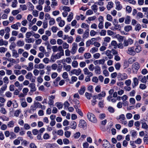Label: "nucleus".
<instances>
[{
	"instance_id": "6e6552de",
	"label": "nucleus",
	"mask_w": 148,
	"mask_h": 148,
	"mask_svg": "<svg viewBox=\"0 0 148 148\" xmlns=\"http://www.w3.org/2000/svg\"><path fill=\"white\" fill-rule=\"evenodd\" d=\"M71 73L72 74H75L76 75H79L81 72V71L80 69H74L72 70L71 71Z\"/></svg>"
},
{
	"instance_id": "393cba45",
	"label": "nucleus",
	"mask_w": 148,
	"mask_h": 148,
	"mask_svg": "<svg viewBox=\"0 0 148 148\" xmlns=\"http://www.w3.org/2000/svg\"><path fill=\"white\" fill-rule=\"evenodd\" d=\"M131 22V17L129 16H127L125 18V23L127 24L130 23Z\"/></svg>"
},
{
	"instance_id": "5701e85b",
	"label": "nucleus",
	"mask_w": 148,
	"mask_h": 148,
	"mask_svg": "<svg viewBox=\"0 0 148 148\" xmlns=\"http://www.w3.org/2000/svg\"><path fill=\"white\" fill-rule=\"evenodd\" d=\"M77 79V78L75 76H72L71 77V80L69 82V83L70 84H72L74 82H76Z\"/></svg>"
},
{
	"instance_id": "f257e3e1",
	"label": "nucleus",
	"mask_w": 148,
	"mask_h": 148,
	"mask_svg": "<svg viewBox=\"0 0 148 148\" xmlns=\"http://www.w3.org/2000/svg\"><path fill=\"white\" fill-rule=\"evenodd\" d=\"M88 118L89 120L93 123H96L97 120L95 116L92 113L88 112L87 115Z\"/></svg>"
},
{
	"instance_id": "603ef678",
	"label": "nucleus",
	"mask_w": 148,
	"mask_h": 148,
	"mask_svg": "<svg viewBox=\"0 0 148 148\" xmlns=\"http://www.w3.org/2000/svg\"><path fill=\"white\" fill-rule=\"evenodd\" d=\"M89 35V33L88 32L85 31L83 35V37L84 38H87Z\"/></svg>"
},
{
	"instance_id": "473e14b6",
	"label": "nucleus",
	"mask_w": 148,
	"mask_h": 148,
	"mask_svg": "<svg viewBox=\"0 0 148 148\" xmlns=\"http://www.w3.org/2000/svg\"><path fill=\"white\" fill-rule=\"evenodd\" d=\"M113 3L112 1L108 2V5H107V8L108 10H110L113 7Z\"/></svg>"
},
{
	"instance_id": "4be33fe9",
	"label": "nucleus",
	"mask_w": 148,
	"mask_h": 148,
	"mask_svg": "<svg viewBox=\"0 0 148 148\" xmlns=\"http://www.w3.org/2000/svg\"><path fill=\"white\" fill-rule=\"evenodd\" d=\"M28 66L26 68V69L28 71H31L33 68V64L32 62H29Z\"/></svg>"
},
{
	"instance_id": "ea45409f",
	"label": "nucleus",
	"mask_w": 148,
	"mask_h": 148,
	"mask_svg": "<svg viewBox=\"0 0 148 148\" xmlns=\"http://www.w3.org/2000/svg\"><path fill=\"white\" fill-rule=\"evenodd\" d=\"M92 9L95 12H96L98 10L97 6L95 5H93L91 6Z\"/></svg>"
},
{
	"instance_id": "a211bd4d",
	"label": "nucleus",
	"mask_w": 148,
	"mask_h": 148,
	"mask_svg": "<svg viewBox=\"0 0 148 148\" xmlns=\"http://www.w3.org/2000/svg\"><path fill=\"white\" fill-rule=\"evenodd\" d=\"M116 119L118 120H120L121 122L125 120V118L124 114H121L119 117H116Z\"/></svg>"
},
{
	"instance_id": "5fc2aeb1",
	"label": "nucleus",
	"mask_w": 148,
	"mask_h": 148,
	"mask_svg": "<svg viewBox=\"0 0 148 148\" xmlns=\"http://www.w3.org/2000/svg\"><path fill=\"white\" fill-rule=\"evenodd\" d=\"M126 10L128 13H130L131 12L132 8L130 6L128 5L126 7Z\"/></svg>"
},
{
	"instance_id": "4c0bfd02",
	"label": "nucleus",
	"mask_w": 148,
	"mask_h": 148,
	"mask_svg": "<svg viewBox=\"0 0 148 148\" xmlns=\"http://www.w3.org/2000/svg\"><path fill=\"white\" fill-rule=\"evenodd\" d=\"M132 27L131 26L129 25L125 26L124 27V30L127 32H128L132 29Z\"/></svg>"
},
{
	"instance_id": "dca6fc26",
	"label": "nucleus",
	"mask_w": 148,
	"mask_h": 148,
	"mask_svg": "<svg viewBox=\"0 0 148 148\" xmlns=\"http://www.w3.org/2000/svg\"><path fill=\"white\" fill-rule=\"evenodd\" d=\"M29 86L31 88V91H35L36 90V89L35 87V84L34 83H31Z\"/></svg>"
},
{
	"instance_id": "c85d7f7f",
	"label": "nucleus",
	"mask_w": 148,
	"mask_h": 148,
	"mask_svg": "<svg viewBox=\"0 0 148 148\" xmlns=\"http://www.w3.org/2000/svg\"><path fill=\"white\" fill-rule=\"evenodd\" d=\"M8 42L6 41L3 40V39H1L0 40V46L3 45L6 46L8 45Z\"/></svg>"
},
{
	"instance_id": "c03bdc74",
	"label": "nucleus",
	"mask_w": 148,
	"mask_h": 148,
	"mask_svg": "<svg viewBox=\"0 0 148 148\" xmlns=\"http://www.w3.org/2000/svg\"><path fill=\"white\" fill-rule=\"evenodd\" d=\"M33 75L31 72H29L26 75L25 77L26 78L28 79H31V77H32Z\"/></svg>"
},
{
	"instance_id": "0eeeda50",
	"label": "nucleus",
	"mask_w": 148,
	"mask_h": 148,
	"mask_svg": "<svg viewBox=\"0 0 148 148\" xmlns=\"http://www.w3.org/2000/svg\"><path fill=\"white\" fill-rule=\"evenodd\" d=\"M134 47H130L128 48L127 53L132 56H134L136 53L134 50Z\"/></svg>"
},
{
	"instance_id": "f8f14e48",
	"label": "nucleus",
	"mask_w": 148,
	"mask_h": 148,
	"mask_svg": "<svg viewBox=\"0 0 148 148\" xmlns=\"http://www.w3.org/2000/svg\"><path fill=\"white\" fill-rule=\"evenodd\" d=\"M106 95V93L105 91H103L101 93L97 95L98 99L101 100L102 99L103 97H104Z\"/></svg>"
},
{
	"instance_id": "7c9ffc66",
	"label": "nucleus",
	"mask_w": 148,
	"mask_h": 148,
	"mask_svg": "<svg viewBox=\"0 0 148 148\" xmlns=\"http://www.w3.org/2000/svg\"><path fill=\"white\" fill-rule=\"evenodd\" d=\"M27 5L29 7V10L30 11L33 10L34 8V6L30 2H28L27 3Z\"/></svg>"
},
{
	"instance_id": "f3484780",
	"label": "nucleus",
	"mask_w": 148,
	"mask_h": 148,
	"mask_svg": "<svg viewBox=\"0 0 148 148\" xmlns=\"http://www.w3.org/2000/svg\"><path fill=\"white\" fill-rule=\"evenodd\" d=\"M138 79L136 77H134L133 79L134 84H132V86L133 88H134L137 86L138 83Z\"/></svg>"
},
{
	"instance_id": "2eb2a0df",
	"label": "nucleus",
	"mask_w": 148,
	"mask_h": 148,
	"mask_svg": "<svg viewBox=\"0 0 148 148\" xmlns=\"http://www.w3.org/2000/svg\"><path fill=\"white\" fill-rule=\"evenodd\" d=\"M20 140L21 141L23 140V138L22 137H18L17 139L14 140L13 142L14 144L16 145H19L20 143Z\"/></svg>"
},
{
	"instance_id": "864d4df0",
	"label": "nucleus",
	"mask_w": 148,
	"mask_h": 148,
	"mask_svg": "<svg viewBox=\"0 0 148 148\" xmlns=\"http://www.w3.org/2000/svg\"><path fill=\"white\" fill-rule=\"evenodd\" d=\"M71 133L69 131H66L64 132V135L65 136L66 138H69L70 137L71 135Z\"/></svg>"
},
{
	"instance_id": "79ce46f5",
	"label": "nucleus",
	"mask_w": 148,
	"mask_h": 148,
	"mask_svg": "<svg viewBox=\"0 0 148 148\" xmlns=\"http://www.w3.org/2000/svg\"><path fill=\"white\" fill-rule=\"evenodd\" d=\"M98 49L96 47H93L90 50V52L92 53H94L97 51Z\"/></svg>"
},
{
	"instance_id": "774afa93",
	"label": "nucleus",
	"mask_w": 148,
	"mask_h": 148,
	"mask_svg": "<svg viewBox=\"0 0 148 148\" xmlns=\"http://www.w3.org/2000/svg\"><path fill=\"white\" fill-rule=\"evenodd\" d=\"M62 77L64 79H67L68 78V75L66 72H64L62 75Z\"/></svg>"
},
{
	"instance_id": "423d86ee",
	"label": "nucleus",
	"mask_w": 148,
	"mask_h": 148,
	"mask_svg": "<svg viewBox=\"0 0 148 148\" xmlns=\"http://www.w3.org/2000/svg\"><path fill=\"white\" fill-rule=\"evenodd\" d=\"M97 40V39L96 38H92L90 40H89L87 41L86 42V47H88L90 45H93L94 42L96 41Z\"/></svg>"
},
{
	"instance_id": "412c9836",
	"label": "nucleus",
	"mask_w": 148,
	"mask_h": 148,
	"mask_svg": "<svg viewBox=\"0 0 148 148\" xmlns=\"http://www.w3.org/2000/svg\"><path fill=\"white\" fill-rule=\"evenodd\" d=\"M73 13L71 12L67 18V20L69 22H70L73 18Z\"/></svg>"
},
{
	"instance_id": "7ed1b4c3",
	"label": "nucleus",
	"mask_w": 148,
	"mask_h": 148,
	"mask_svg": "<svg viewBox=\"0 0 148 148\" xmlns=\"http://www.w3.org/2000/svg\"><path fill=\"white\" fill-rule=\"evenodd\" d=\"M78 126L80 128L85 130L87 127V124L86 122L83 120H80Z\"/></svg>"
},
{
	"instance_id": "de8ad7c7",
	"label": "nucleus",
	"mask_w": 148,
	"mask_h": 148,
	"mask_svg": "<svg viewBox=\"0 0 148 148\" xmlns=\"http://www.w3.org/2000/svg\"><path fill=\"white\" fill-rule=\"evenodd\" d=\"M25 131L24 130L23 128L21 127L20 131L19 132V134L21 136H23L25 134Z\"/></svg>"
},
{
	"instance_id": "6ab92c4d",
	"label": "nucleus",
	"mask_w": 148,
	"mask_h": 148,
	"mask_svg": "<svg viewBox=\"0 0 148 148\" xmlns=\"http://www.w3.org/2000/svg\"><path fill=\"white\" fill-rule=\"evenodd\" d=\"M16 44L18 47H22L24 45L25 43L23 41L18 40L17 41Z\"/></svg>"
},
{
	"instance_id": "bb28decb",
	"label": "nucleus",
	"mask_w": 148,
	"mask_h": 148,
	"mask_svg": "<svg viewBox=\"0 0 148 148\" xmlns=\"http://www.w3.org/2000/svg\"><path fill=\"white\" fill-rule=\"evenodd\" d=\"M14 121H11L8 123L7 125L8 127L12 128L14 127Z\"/></svg>"
},
{
	"instance_id": "e2e57ef3",
	"label": "nucleus",
	"mask_w": 148,
	"mask_h": 148,
	"mask_svg": "<svg viewBox=\"0 0 148 148\" xmlns=\"http://www.w3.org/2000/svg\"><path fill=\"white\" fill-rule=\"evenodd\" d=\"M96 91L99 92L101 91V86L100 85L97 86L95 89Z\"/></svg>"
},
{
	"instance_id": "680f3d73",
	"label": "nucleus",
	"mask_w": 148,
	"mask_h": 148,
	"mask_svg": "<svg viewBox=\"0 0 148 148\" xmlns=\"http://www.w3.org/2000/svg\"><path fill=\"white\" fill-rule=\"evenodd\" d=\"M5 95L8 97H11L12 95V93L10 91H7L5 92Z\"/></svg>"
},
{
	"instance_id": "c9c22d12",
	"label": "nucleus",
	"mask_w": 148,
	"mask_h": 148,
	"mask_svg": "<svg viewBox=\"0 0 148 148\" xmlns=\"http://www.w3.org/2000/svg\"><path fill=\"white\" fill-rule=\"evenodd\" d=\"M142 124V127L143 128L145 129L146 130H147L148 128V126L147 124V123L144 122H142L141 123Z\"/></svg>"
},
{
	"instance_id": "0e129e2a",
	"label": "nucleus",
	"mask_w": 148,
	"mask_h": 148,
	"mask_svg": "<svg viewBox=\"0 0 148 148\" xmlns=\"http://www.w3.org/2000/svg\"><path fill=\"white\" fill-rule=\"evenodd\" d=\"M10 139H12L16 138V135L13 132H11L10 133Z\"/></svg>"
},
{
	"instance_id": "3c124183",
	"label": "nucleus",
	"mask_w": 148,
	"mask_h": 148,
	"mask_svg": "<svg viewBox=\"0 0 148 148\" xmlns=\"http://www.w3.org/2000/svg\"><path fill=\"white\" fill-rule=\"evenodd\" d=\"M69 45L66 42H64L62 44V47L64 49H68L69 48Z\"/></svg>"
},
{
	"instance_id": "bf43d9fd",
	"label": "nucleus",
	"mask_w": 148,
	"mask_h": 148,
	"mask_svg": "<svg viewBox=\"0 0 148 148\" xmlns=\"http://www.w3.org/2000/svg\"><path fill=\"white\" fill-rule=\"evenodd\" d=\"M141 28V27L140 25V24H138L136 25L135 29L136 31H139L140 29Z\"/></svg>"
},
{
	"instance_id": "49530a36",
	"label": "nucleus",
	"mask_w": 148,
	"mask_h": 148,
	"mask_svg": "<svg viewBox=\"0 0 148 148\" xmlns=\"http://www.w3.org/2000/svg\"><path fill=\"white\" fill-rule=\"evenodd\" d=\"M55 23V20L53 18H51L49 21V24L50 25H53Z\"/></svg>"
},
{
	"instance_id": "4468645a",
	"label": "nucleus",
	"mask_w": 148,
	"mask_h": 148,
	"mask_svg": "<svg viewBox=\"0 0 148 148\" xmlns=\"http://www.w3.org/2000/svg\"><path fill=\"white\" fill-rule=\"evenodd\" d=\"M111 51L109 50H107L105 52V54L110 59H112L113 57V55L111 54Z\"/></svg>"
},
{
	"instance_id": "6e6d98bb",
	"label": "nucleus",
	"mask_w": 148,
	"mask_h": 148,
	"mask_svg": "<svg viewBox=\"0 0 148 148\" xmlns=\"http://www.w3.org/2000/svg\"><path fill=\"white\" fill-rule=\"evenodd\" d=\"M14 130L15 133H18L20 130V128L18 126H16L14 128Z\"/></svg>"
},
{
	"instance_id": "2f4dec72",
	"label": "nucleus",
	"mask_w": 148,
	"mask_h": 148,
	"mask_svg": "<svg viewBox=\"0 0 148 148\" xmlns=\"http://www.w3.org/2000/svg\"><path fill=\"white\" fill-rule=\"evenodd\" d=\"M141 51V48L140 46H137L135 49V53H139Z\"/></svg>"
},
{
	"instance_id": "69168bd1",
	"label": "nucleus",
	"mask_w": 148,
	"mask_h": 148,
	"mask_svg": "<svg viewBox=\"0 0 148 148\" xmlns=\"http://www.w3.org/2000/svg\"><path fill=\"white\" fill-rule=\"evenodd\" d=\"M80 136V133L79 132H78L76 133L74 135V137L75 138H78Z\"/></svg>"
},
{
	"instance_id": "b1692460",
	"label": "nucleus",
	"mask_w": 148,
	"mask_h": 148,
	"mask_svg": "<svg viewBox=\"0 0 148 148\" xmlns=\"http://www.w3.org/2000/svg\"><path fill=\"white\" fill-rule=\"evenodd\" d=\"M95 72L96 74H100L101 73V68L99 66H95Z\"/></svg>"
},
{
	"instance_id": "72a5a7b5",
	"label": "nucleus",
	"mask_w": 148,
	"mask_h": 148,
	"mask_svg": "<svg viewBox=\"0 0 148 148\" xmlns=\"http://www.w3.org/2000/svg\"><path fill=\"white\" fill-rule=\"evenodd\" d=\"M77 126L76 123L74 121H73L71 122V125L70 127L71 128L75 129Z\"/></svg>"
},
{
	"instance_id": "8fccbe9b",
	"label": "nucleus",
	"mask_w": 148,
	"mask_h": 148,
	"mask_svg": "<svg viewBox=\"0 0 148 148\" xmlns=\"http://www.w3.org/2000/svg\"><path fill=\"white\" fill-rule=\"evenodd\" d=\"M23 142L21 143V145H23L24 146H26L29 144L28 142L25 140H23Z\"/></svg>"
},
{
	"instance_id": "f704fd0d",
	"label": "nucleus",
	"mask_w": 148,
	"mask_h": 148,
	"mask_svg": "<svg viewBox=\"0 0 148 148\" xmlns=\"http://www.w3.org/2000/svg\"><path fill=\"white\" fill-rule=\"evenodd\" d=\"M111 45L114 47V48L116 49L118 45L116 42L115 40H113L112 41Z\"/></svg>"
},
{
	"instance_id": "9d476101",
	"label": "nucleus",
	"mask_w": 148,
	"mask_h": 148,
	"mask_svg": "<svg viewBox=\"0 0 148 148\" xmlns=\"http://www.w3.org/2000/svg\"><path fill=\"white\" fill-rule=\"evenodd\" d=\"M118 76L119 78L120 79V80H122L126 79L127 78V74L125 73L121 74L119 73Z\"/></svg>"
},
{
	"instance_id": "13d9d810",
	"label": "nucleus",
	"mask_w": 148,
	"mask_h": 148,
	"mask_svg": "<svg viewBox=\"0 0 148 148\" xmlns=\"http://www.w3.org/2000/svg\"><path fill=\"white\" fill-rule=\"evenodd\" d=\"M99 34L101 36H104L106 34V31L105 30H101Z\"/></svg>"
},
{
	"instance_id": "a19ab883",
	"label": "nucleus",
	"mask_w": 148,
	"mask_h": 148,
	"mask_svg": "<svg viewBox=\"0 0 148 148\" xmlns=\"http://www.w3.org/2000/svg\"><path fill=\"white\" fill-rule=\"evenodd\" d=\"M85 96L88 99L90 100L91 99V97L92 96V94L89 93L88 92H86L85 93Z\"/></svg>"
},
{
	"instance_id": "1a4fd4ad",
	"label": "nucleus",
	"mask_w": 148,
	"mask_h": 148,
	"mask_svg": "<svg viewBox=\"0 0 148 148\" xmlns=\"http://www.w3.org/2000/svg\"><path fill=\"white\" fill-rule=\"evenodd\" d=\"M55 96L51 95L48 97L49 101L48 103L50 105H52L54 103L53 99H55Z\"/></svg>"
},
{
	"instance_id": "4d7b16f0",
	"label": "nucleus",
	"mask_w": 148,
	"mask_h": 148,
	"mask_svg": "<svg viewBox=\"0 0 148 148\" xmlns=\"http://www.w3.org/2000/svg\"><path fill=\"white\" fill-rule=\"evenodd\" d=\"M24 127L25 130H28L30 128V126L27 123H25L24 124Z\"/></svg>"
},
{
	"instance_id": "c756f323",
	"label": "nucleus",
	"mask_w": 148,
	"mask_h": 148,
	"mask_svg": "<svg viewBox=\"0 0 148 148\" xmlns=\"http://www.w3.org/2000/svg\"><path fill=\"white\" fill-rule=\"evenodd\" d=\"M12 56L15 58H18L19 57V54L17 53L16 50L13 49L12 50Z\"/></svg>"
},
{
	"instance_id": "cd10ccee",
	"label": "nucleus",
	"mask_w": 148,
	"mask_h": 148,
	"mask_svg": "<svg viewBox=\"0 0 148 148\" xmlns=\"http://www.w3.org/2000/svg\"><path fill=\"white\" fill-rule=\"evenodd\" d=\"M25 40L27 43L34 42V39L33 38H25Z\"/></svg>"
},
{
	"instance_id": "20e7f679",
	"label": "nucleus",
	"mask_w": 148,
	"mask_h": 148,
	"mask_svg": "<svg viewBox=\"0 0 148 148\" xmlns=\"http://www.w3.org/2000/svg\"><path fill=\"white\" fill-rule=\"evenodd\" d=\"M133 40L131 38L125 40L123 42V45L125 47H127L129 45H131L133 43Z\"/></svg>"
},
{
	"instance_id": "052dcab7",
	"label": "nucleus",
	"mask_w": 148,
	"mask_h": 148,
	"mask_svg": "<svg viewBox=\"0 0 148 148\" xmlns=\"http://www.w3.org/2000/svg\"><path fill=\"white\" fill-rule=\"evenodd\" d=\"M57 2L56 1H52L51 5V6L53 8H54L55 6H57Z\"/></svg>"
},
{
	"instance_id": "aec40b11",
	"label": "nucleus",
	"mask_w": 148,
	"mask_h": 148,
	"mask_svg": "<svg viewBox=\"0 0 148 148\" xmlns=\"http://www.w3.org/2000/svg\"><path fill=\"white\" fill-rule=\"evenodd\" d=\"M84 56L85 59L87 60L91 58V55L89 53H84Z\"/></svg>"
},
{
	"instance_id": "338daca9",
	"label": "nucleus",
	"mask_w": 148,
	"mask_h": 148,
	"mask_svg": "<svg viewBox=\"0 0 148 148\" xmlns=\"http://www.w3.org/2000/svg\"><path fill=\"white\" fill-rule=\"evenodd\" d=\"M63 9L65 11V12H70L71 11V9L68 6H64L63 7Z\"/></svg>"
},
{
	"instance_id": "09e8293b",
	"label": "nucleus",
	"mask_w": 148,
	"mask_h": 148,
	"mask_svg": "<svg viewBox=\"0 0 148 148\" xmlns=\"http://www.w3.org/2000/svg\"><path fill=\"white\" fill-rule=\"evenodd\" d=\"M56 106L59 109L62 108L63 106L62 104L61 103H56Z\"/></svg>"
},
{
	"instance_id": "a878e982",
	"label": "nucleus",
	"mask_w": 148,
	"mask_h": 148,
	"mask_svg": "<svg viewBox=\"0 0 148 148\" xmlns=\"http://www.w3.org/2000/svg\"><path fill=\"white\" fill-rule=\"evenodd\" d=\"M116 9L118 10H120L122 8V6L120 4V2L119 1L116 2Z\"/></svg>"
},
{
	"instance_id": "37998d69",
	"label": "nucleus",
	"mask_w": 148,
	"mask_h": 148,
	"mask_svg": "<svg viewBox=\"0 0 148 148\" xmlns=\"http://www.w3.org/2000/svg\"><path fill=\"white\" fill-rule=\"evenodd\" d=\"M72 65L74 68H76L78 66V63L77 61H73L72 63Z\"/></svg>"
},
{
	"instance_id": "a18cd8bd",
	"label": "nucleus",
	"mask_w": 148,
	"mask_h": 148,
	"mask_svg": "<svg viewBox=\"0 0 148 148\" xmlns=\"http://www.w3.org/2000/svg\"><path fill=\"white\" fill-rule=\"evenodd\" d=\"M18 2L17 0H14L12 3V6L13 8H15L16 7Z\"/></svg>"
},
{
	"instance_id": "9b49d317",
	"label": "nucleus",
	"mask_w": 148,
	"mask_h": 148,
	"mask_svg": "<svg viewBox=\"0 0 148 148\" xmlns=\"http://www.w3.org/2000/svg\"><path fill=\"white\" fill-rule=\"evenodd\" d=\"M103 145L105 148H110V144L107 140L103 141Z\"/></svg>"
},
{
	"instance_id": "f03ea898",
	"label": "nucleus",
	"mask_w": 148,
	"mask_h": 148,
	"mask_svg": "<svg viewBox=\"0 0 148 148\" xmlns=\"http://www.w3.org/2000/svg\"><path fill=\"white\" fill-rule=\"evenodd\" d=\"M140 68L139 64L137 62L133 64L132 66V69L133 72L135 73H136L138 70Z\"/></svg>"
},
{
	"instance_id": "58836bf2",
	"label": "nucleus",
	"mask_w": 148,
	"mask_h": 148,
	"mask_svg": "<svg viewBox=\"0 0 148 148\" xmlns=\"http://www.w3.org/2000/svg\"><path fill=\"white\" fill-rule=\"evenodd\" d=\"M64 56V53H58L55 55L56 59H58L60 58L62 56Z\"/></svg>"
},
{
	"instance_id": "39448f33",
	"label": "nucleus",
	"mask_w": 148,
	"mask_h": 148,
	"mask_svg": "<svg viewBox=\"0 0 148 148\" xmlns=\"http://www.w3.org/2000/svg\"><path fill=\"white\" fill-rule=\"evenodd\" d=\"M77 49V43L74 42L72 44V47L71 51V53L73 55L75 54Z\"/></svg>"
},
{
	"instance_id": "ddd939ff",
	"label": "nucleus",
	"mask_w": 148,
	"mask_h": 148,
	"mask_svg": "<svg viewBox=\"0 0 148 148\" xmlns=\"http://www.w3.org/2000/svg\"><path fill=\"white\" fill-rule=\"evenodd\" d=\"M86 90V87L84 86H82L81 87L80 89L78 92L79 94L81 95H83Z\"/></svg>"
},
{
	"instance_id": "e433bc0d",
	"label": "nucleus",
	"mask_w": 148,
	"mask_h": 148,
	"mask_svg": "<svg viewBox=\"0 0 148 148\" xmlns=\"http://www.w3.org/2000/svg\"><path fill=\"white\" fill-rule=\"evenodd\" d=\"M63 68L65 69L66 71H69L70 70L71 68V66L70 65H64L63 66Z\"/></svg>"
}]
</instances>
